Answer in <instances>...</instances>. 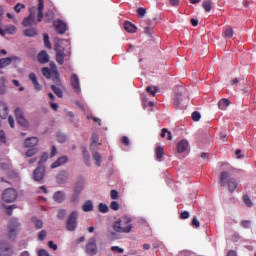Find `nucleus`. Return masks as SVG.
Listing matches in <instances>:
<instances>
[{
  "instance_id": "obj_23",
  "label": "nucleus",
  "mask_w": 256,
  "mask_h": 256,
  "mask_svg": "<svg viewBox=\"0 0 256 256\" xmlns=\"http://www.w3.org/2000/svg\"><path fill=\"white\" fill-rule=\"evenodd\" d=\"M229 105H231V102L227 98H222L218 102V108L221 109V111H225L229 107Z\"/></svg>"
},
{
  "instance_id": "obj_47",
  "label": "nucleus",
  "mask_w": 256,
  "mask_h": 256,
  "mask_svg": "<svg viewBox=\"0 0 256 256\" xmlns=\"http://www.w3.org/2000/svg\"><path fill=\"white\" fill-rule=\"evenodd\" d=\"M22 9H25V4L17 3V4L14 6V11H15V13H21V10H22Z\"/></svg>"
},
{
  "instance_id": "obj_6",
  "label": "nucleus",
  "mask_w": 256,
  "mask_h": 256,
  "mask_svg": "<svg viewBox=\"0 0 256 256\" xmlns=\"http://www.w3.org/2000/svg\"><path fill=\"white\" fill-rule=\"evenodd\" d=\"M33 179L40 183V181H43L45 179V166H38L32 174Z\"/></svg>"
},
{
  "instance_id": "obj_16",
  "label": "nucleus",
  "mask_w": 256,
  "mask_h": 256,
  "mask_svg": "<svg viewBox=\"0 0 256 256\" xmlns=\"http://www.w3.org/2000/svg\"><path fill=\"white\" fill-rule=\"evenodd\" d=\"M36 145H39V138L37 137H29L24 142V147H35Z\"/></svg>"
},
{
  "instance_id": "obj_8",
  "label": "nucleus",
  "mask_w": 256,
  "mask_h": 256,
  "mask_svg": "<svg viewBox=\"0 0 256 256\" xmlns=\"http://www.w3.org/2000/svg\"><path fill=\"white\" fill-rule=\"evenodd\" d=\"M17 227H19V222L16 220H12L8 224V237L9 239H13L15 235H17Z\"/></svg>"
},
{
  "instance_id": "obj_59",
  "label": "nucleus",
  "mask_w": 256,
  "mask_h": 256,
  "mask_svg": "<svg viewBox=\"0 0 256 256\" xmlns=\"http://www.w3.org/2000/svg\"><path fill=\"white\" fill-rule=\"evenodd\" d=\"M16 208H17V206H16L15 204L10 205V206L7 208V211H6L7 215H9V216L13 215V209H16Z\"/></svg>"
},
{
  "instance_id": "obj_44",
  "label": "nucleus",
  "mask_w": 256,
  "mask_h": 256,
  "mask_svg": "<svg viewBox=\"0 0 256 256\" xmlns=\"http://www.w3.org/2000/svg\"><path fill=\"white\" fill-rule=\"evenodd\" d=\"M243 201L247 207H253V202L251 201V198L249 197V195L245 194L243 196Z\"/></svg>"
},
{
  "instance_id": "obj_35",
  "label": "nucleus",
  "mask_w": 256,
  "mask_h": 256,
  "mask_svg": "<svg viewBox=\"0 0 256 256\" xmlns=\"http://www.w3.org/2000/svg\"><path fill=\"white\" fill-rule=\"evenodd\" d=\"M92 157L97 167H101V154L99 152H93Z\"/></svg>"
},
{
  "instance_id": "obj_7",
  "label": "nucleus",
  "mask_w": 256,
  "mask_h": 256,
  "mask_svg": "<svg viewBox=\"0 0 256 256\" xmlns=\"http://www.w3.org/2000/svg\"><path fill=\"white\" fill-rule=\"evenodd\" d=\"M19 61H21V58L17 56L2 58L0 59V69H5V67H8L11 63H19Z\"/></svg>"
},
{
  "instance_id": "obj_24",
  "label": "nucleus",
  "mask_w": 256,
  "mask_h": 256,
  "mask_svg": "<svg viewBox=\"0 0 256 256\" xmlns=\"http://www.w3.org/2000/svg\"><path fill=\"white\" fill-rule=\"evenodd\" d=\"M24 37H37L39 35V32H37V29L35 28H29L23 30Z\"/></svg>"
},
{
  "instance_id": "obj_9",
  "label": "nucleus",
  "mask_w": 256,
  "mask_h": 256,
  "mask_svg": "<svg viewBox=\"0 0 256 256\" xmlns=\"http://www.w3.org/2000/svg\"><path fill=\"white\" fill-rule=\"evenodd\" d=\"M50 67H52V81L55 83V85L61 86V78L59 77V70H57V65L55 63L51 62Z\"/></svg>"
},
{
  "instance_id": "obj_49",
  "label": "nucleus",
  "mask_w": 256,
  "mask_h": 256,
  "mask_svg": "<svg viewBox=\"0 0 256 256\" xmlns=\"http://www.w3.org/2000/svg\"><path fill=\"white\" fill-rule=\"evenodd\" d=\"M17 31L15 26H10L4 30V33H8V35H13Z\"/></svg>"
},
{
  "instance_id": "obj_28",
  "label": "nucleus",
  "mask_w": 256,
  "mask_h": 256,
  "mask_svg": "<svg viewBox=\"0 0 256 256\" xmlns=\"http://www.w3.org/2000/svg\"><path fill=\"white\" fill-rule=\"evenodd\" d=\"M82 211L85 213H89V211H93V201L87 200L83 205H82Z\"/></svg>"
},
{
  "instance_id": "obj_50",
  "label": "nucleus",
  "mask_w": 256,
  "mask_h": 256,
  "mask_svg": "<svg viewBox=\"0 0 256 256\" xmlns=\"http://www.w3.org/2000/svg\"><path fill=\"white\" fill-rule=\"evenodd\" d=\"M146 91H147V93H150V95H152V97H155V95L157 93V87H154V89H153V87L148 86L146 88Z\"/></svg>"
},
{
  "instance_id": "obj_15",
  "label": "nucleus",
  "mask_w": 256,
  "mask_h": 256,
  "mask_svg": "<svg viewBox=\"0 0 256 256\" xmlns=\"http://www.w3.org/2000/svg\"><path fill=\"white\" fill-rule=\"evenodd\" d=\"M67 161H69V158L67 156H61L54 163H52L51 169H57V167H61V165H65Z\"/></svg>"
},
{
  "instance_id": "obj_25",
  "label": "nucleus",
  "mask_w": 256,
  "mask_h": 256,
  "mask_svg": "<svg viewBox=\"0 0 256 256\" xmlns=\"http://www.w3.org/2000/svg\"><path fill=\"white\" fill-rule=\"evenodd\" d=\"M181 103H183V94L177 93L174 97V107L176 109H181Z\"/></svg>"
},
{
  "instance_id": "obj_61",
  "label": "nucleus",
  "mask_w": 256,
  "mask_h": 256,
  "mask_svg": "<svg viewBox=\"0 0 256 256\" xmlns=\"http://www.w3.org/2000/svg\"><path fill=\"white\" fill-rule=\"evenodd\" d=\"M189 217H191V214H189V211H183L180 214V219H189Z\"/></svg>"
},
{
  "instance_id": "obj_55",
  "label": "nucleus",
  "mask_w": 256,
  "mask_h": 256,
  "mask_svg": "<svg viewBox=\"0 0 256 256\" xmlns=\"http://www.w3.org/2000/svg\"><path fill=\"white\" fill-rule=\"evenodd\" d=\"M7 115H9V108H7L6 105H3V110H2V119H6Z\"/></svg>"
},
{
  "instance_id": "obj_30",
  "label": "nucleus",
  "mask_w": 256,
  "mask_h": 256,
  "mask_svg": "<svg viewBox=\"0 0 256 256\" xmlns=\"http://www.w3.org/2000/svg\"><path fill=\"white\" fill-rule=\"evenodd\" d=\"M43 0H38V22L41 23L43 20Z\"/></svg>"
},
{
  "instance_id": "obj_39",
  "label": "nucleus",
  "mask_w": 256,
  "mask_h": 256,
  "mask_svg": "<svg viewBox=\"0 0 256 256\" xmlns=\"http://www.w3.org/2000/svg\"><path fill=\"white\" fill-rule=\"evenodd\" d=\"M98 211H100V213H109V206H107V204L100 203L98 205Z\"/></svg>"
},
{
  "instance_id": "obj_32",
  "label": "nucleus",
  "mask_w": 256,
  "mask_h": 256,
  "mask_svg": "<svg viewBox=\"0 0 256 256\" xmlns=\"http://www.w3.org/2000/svg\"><path fill=\"white\" fill-rule=\"evenodd\" d=\"M155 155H156L157 161H161L163 159V156L165 155V152L163 151V147L161 146L156 147Z\"/></svg>"
},
{
  "instance_id": "obj_45",
  "label": "nucleus",
  "mask_w": 256,
  "mask_h": 256,
  "mask_svg": "<svg viewBox=\"0 0 256 256\" xmlns=\"http://www.w3.org/2000/svg\"><path fill=\"white\" fill-rule=\"evenodd\" d=\"M32 222L34 223L36 229H43V221H41L37 218H33Z\"/></svg>"
},
{
  "instance_id": "obj_40",
  "label": "nucleus",
  "mask_w": 256,
  "mask_h": 256,
  "mask_svg": "<svg viewBox=\"0 0 256 256\" xmlns=\"http://www.w3.org/2000/svg\"><path fill=\"white\" fill-rule=\"evenodd\" d=\"M107 237H108V239H110L111 241H115V239H118V238H119V235L117 234V232L108 230V232H107Z\"/></svg>"
},
{
  "instance_id": "obj_51",
  "label": "nucleus",
  "mask_w": 256,
  "mask_h": 256,
  "mask_svg": "<svg viewBox=\"0 0 256 256\" xmlns=\"http://www.w3.org/2000/svg\"><path fill=\"white\" fill-rule=\"evenodd\" d=\"M57 141H58L59 143H65V141H67V136H66L65 134L59 133V134L57 135Z\"/></svg>"
},
{
  "instance_id": "obj_29",
  "label": "nucleus",
  "mask_w": 256,
  "mask_h": 256,
  "mask_svg": "<svg viewBox=\"0 0 256 256\" xmlns=\"http://www.w3.org/2000/svg\"><path fill=\"white\" fill-rule=\"evenodd\" d=\"M160 136L162 137V139H165V137H167L168 141H173V135L171 134V131H169V129L167 128L162 129Z\"/></svg>"
},
{
  "instance_id": "obj_11",
  "label": "nucleus",
  "mask_w": 256,
  "mask_h": 256,
  "mask_svg": "<svg viewBox=\"0 0 256 256\" xmlns=\"http://www.w3.org/2000/svg\"><path fill=\"white\" fill-rule=\"evenodd\" d=\"M69 180V172L67 170L60 171L56 176V181L59 185L65 184Z\"/></svg>"
},
{
  "instance_id": "obj_21",
  "label": "nucleus",
  "mask_w": 256,
  "mask_h": 256,
  "mask_svg": "<svg viewBox=\"0 0 256 256\" xmlns=\"http://www.w3.org/2000/svg\"><path fill=\"white\" fill-rule=\"evenodd\" d=\"M53 199L54 201H56V203H63V201H65V192L63 191L55 192L53 195Z\"/></svg>"
},
{
  "instance_id": "obj_38",
  "label": "nucleus",
  "mask_w": 256,
  "mask_h": 256,
  "mask_svg": "<svg viewBox=\"0 0 256 256\" xmlns=\"http://www.w3.org/2000/svg\"><path fill=\"white\" fill-rule=\"evenodd\" d=\"M47 159H49V154H47V152H44V153L42 154V156H41L39 162H38V166H40V167H45V166L43 165V163H45V162L47 161Z\"/></svg>"
},
{
  "instance_id": "obj_33",
  "label": "nucleus",
  "mask_w": 256,
  "mask_h": 256,
  "mask_svg": "<svg viewBox=\"0 0 256 256\" xmlns=\"http://www.w3.org/2000/svg\"><path fill=\"white\" fill-rule=\"evenodd\" d=\"M42 75L46 77V79H53V70H50L48 67L42 68Z\"/></svg>"
},
{
  "instance_id": "obj_2",
  "label": "nucleus",
  "mask_w": 256,
  "mask_h": 256,
  "mask_svg": "<svg viewBox=\"0 0 256 256\" xmlns=\"http://www.w3.org/2000/svg\"><path fill=\"white\" fill-rule=\"evenodd\" d=\"M129 219L122 218L120 220H117L113 224V229L116 231V233H129Z\"/></svg>"
},
{
  "instance_id": "obj_19",
  "label": "nucleus",
  "mask_w": 256,
  "mask_h": 256,
  "mask_svg": "<svg viewBox=\"0 0 256 256\" xmlns=\"http://www.w3.org/2000/svg\"><path fill=\"white\" fill-rule=\"evenodd\" d=\"M29 79L30 81H32L34 89H36V91H41L42 87L41 84H39V81L37 80V75H35V73H30L29 74Z\"/></svg>"
},
{
  "instance_id": "obj_46",
  "label": "nucleus",
  "mask_w": 256,
  "mask_h": 256,
  "mask_svg": "<svg viewBox=\"0 0 256 256\" xmlns=\"http://www.w3.org/2000/svg\"><path fill=\"white\" fill-rule=\"evenodd\" d=\"M83 158L85 160L86 165H89V159H91V156L89 155V152L86 148L83 149Z\"/></svg>"
},
{
  "instance_id": "obj_53",
  "label": "nucleus",
  "mask_w": 256,
  "mask_h": 256,
  "mask_svg": "<svg viewBox=\"0 0 256 256\" xmlns=\"http://www.w3.org/2000/svg\"><path fill=\"white\" fill-rule=\"evenodd\" d=\"M45 237H47V231L41 230V231L38 233V239H39V241H45Z\"/></svg>"
},
{
  "instance_id": "obj_1",
  "label": "nucleus",
  "mask_w": 256,
  "mask_h": 256,
  "mask_svg": "<svg viewBox=\"0 0 256 256\" xmlns=\"http://www.w3.org/2000/svg\"><path fill=\"white\" fill-rule=\"evenodd\" d=\"M220 185L221 187H225V185H228L230 193H235L238 187L237 180H235V178H230V174L227 171L221 172Z\"/></svg>"
},
{
  "instance_id": "obj_26",
  "label": "nucleus",
  "mask_w": 256,
  "mask_h": 256,
  "mask_svg": "<svg viewBox=\"0 0 256 256\" xmlns=\"http://www.w3.org/2000/svg\"><path fill=\"white\" fill-rule=\"evenodd\" d=\"M56 61L58 65H63V63H65V50L56 52Z\"/></svg>"
},
{
  "instance_id": "obj_41",
  "label": "nucleus",
  "mask_w": 256,
  "mask_h": 256,
  "mask_svg": "<svg viewBox=\"0 0 256 256\" xmlns=\"http://www.w3.org/2000/svg\"><path fill=\"white\" fill-rule=\"evenodd\" d=\"M145 15H147V10L145 8L140 7L137 9V16L139 17V19H143Z\"/></svg>"
},
{
  "instance_id": "obj_56",
  "label": "nucleus",
  "mask_w": 256,
  "mask_h": 256,
  "mask_svg": "<svg viewBox=\"0 0 256 256\" xmlns=\"http://www.w3.org/2000/svg\"><path fill=\"white\" fill-rule=\"evenodd\" d=\"M192 119L194 121H199L201 119V113H199L198 111H194L192 113Z\"/></svg>"
},
{
  "instance_id": "obj_52",
  "label": "nucleus",
  "mask_w": 256,
  "mask_h": 256,
  "mask_svg": "<svg viewBox=\"0 0 256 256\" xmlns=\"http://www.w3.org/2000/svg\"><path fill=\"white\" fill-rule=\"evenodd\" d=\"M192 227L199 229L201 227V223L198 221L197 216H194L192 219Z\"/></svg>"
},
{
  "instance_id": "obj_20",
  "label": "nucleus",
  "mask_w": 256,
  "mask_h": 256,
  "mask_svg": "<svg viewBox=\"0 0 256 256\" xmlns=\"http://www.w3.org/2000/svg\"><path fill=\"white\" fill-rule=\"evenodd\" d=\"M33 21H35V14L30 13V15L24 18L22 25L23 27H31L33 25Z\"/></svg>"
},
{
  "instance_id": "obj_22",
  "label": "nucleus",
  "mask_w": 256,
  "mask_h": 256,
  "mask_svg": "<svg viewBox=\"0 0 256 256\" xmlns=\"http://www.w3.org/2000/svg\"><path fill=\"white\" fill-rule=\"evenodd\" d=\"M83 189H85V180L80 179L76 182L74 191L77 195H79V193H81V191H83Z\"/></svg>"
},
{
  "instance_id": "obj_17",
  "label": "nucleus",
  "mask_w": 256,
  "mask_h": 256,
  "mask_svg": "<svg viewBox=\"0 0 256 256\" xmlns=\"http://www.w3.org/2000/svg\"><path fill=\"white\" fill-rule=\"evenodd\" d=\"M37 60L42 64L49 63V54L47 53V51H40V53L37 56Z\"/></svg>"
},
{
  "instance_id": "obj_42",
  "label": "nucleus",
  "mask_w": 256,
  "mask_h": 256,
  "mask_svg": "<svg viewBox=\"0 0 256 256\" xmlns=\"http://www.w3.org/2000/svg\"><path fill=\"white\" fill-rule=\"evenodd\" d=\"M98 141H99V135L93 134L92 135V143L90 145L91 149L95 150V147H96Z\"/></svg>"
},
{
  "instance_id": "obj_43",
  "label": "nucleus",
  "mask_w": 256,
  "mask_h": 256,
  "mask_svg": "<svg viewBox=\"0 0 256 256\" xmlns=\"http://www.w3.org/2000/svg\"><path fill=\"white\" fill-rule=\"evenodd\" d=\"M38 151L37 148H31L26 151L25 155L26 157H33V155H37Z\"/></svg>"
},
{
  "instance_id": "obj_13",
  "label": "nucleus",
  "mask_w": 256,
  "mask_h": 256,
  "mask_svg": "<svg viewBox=\"0 0 256 256\" xmlns=\"http://www.w3.org/2000/svg\"><path fill=\"white\" fill-rule=\"evenodd\" d=\"M71 86L76 93H81V87L79 86V77L77 74H72L70 77Z\"/></svg>"
},
{
  "instance_id": "obj_14",
  "label": "nucleus",
  "mask_w": 256,
  "mask_h": 256,
  "mask_svg": "<svg viewBox=\"0 0 256 256\" xmlns=\"http://www.w3.org/2000/svg\"><path fill=\"white\" fill-rule=\"evenodd\" d=\"M54 26L57 33H59L60 35H64L65 31H67V25L61 20L56 21L54 23Z\"/></svg>"
},
{
  "instance_id": "obj_4",
  "label": "nucleus",
  "mask_w": 256,
  "mask_h": 256,
  "mask_svg": "<svg viewBox=\"0 0 256 256\" xmlns=\"http://www.w3.org/2000/svg\"><path fill=\"white\" fill-rule=\"evenodd\" d=\"M2 199L5 203H13L17 201V191L13 188H7L2 193Z\"/></svg>"
},
{
  "instance_id": "obj_31",
  "label": "nucleus",
  "mask_w": 256,
  "mask_h": 256,
  "mask_svg": "<svg viewBox=\"0 0 256 256\" xmlns=\"http://www.w3.org/2000/svg\"><path fill=\"white\" fill-rule=\"evenodd\" d=\"M202 7L206 11V13H209L213 9V2L211 0H204L202 2Z\"/></svg>"
},
{
  "instance_id": "obj_54",
  "label": "nucleus",
  "mask_w": 256,
  "mask_h": 256,
  "mask_svg": "<svg viewBox=\"0 0 256 256\" xmlns=\"http://www.w3.org/2000/svg\"><path fill=\"white\" fill-rule=\"evenodd\" d=\"M110 209H112L113 211H119V202L112 201L110 204Z\"/></svg>"
},
{
  "instance_id": "obj_57",
  "label": "nucleus",
  "mask_w": 256,
  "mask_h": 256,
  "mask_svg": "<svg viewBox=\"0 0 256 256\" xmlns=\"http://www.w3.org/2000/svg\"><path fill=\"white\" fill-rule=\"evenodd\" d=\"M111 199H119V192L117 190H111L110 192Z\"/></svg>"
},
{
  "instance_id": "obj_63",
  "label": "nucleus",
  "mask_w": 256,
  "mask_h": 256,
  "mask_svg": "<svg viewBox=\"0 0 256 256\" xmlns=\"http://www.w3.org/2000/svg\"><path fill=\"white\" fill-rule=\"evenodd\" d=\"M111 251L123 253L124 250H123V248H120L119 246H112Z\"/></svg>"
},
{
  "instance_id": "obj_3",
  "label": "nucleus",
  "mask_w": 256,
  "mask_h": 256,
  "mask_svg": "<svg viewBox=\"0 0 256 256\" xmlns=\"http://www.w3.org/2000/svg\"><path fill=\"white\" fill-rule=\"evenodd\" d=\"M79 217V213L77 211L71 212L66 221V229L67 231H75L77 229V219Z\"/></svg>"
},
{
  "instance_id": "obj_62",
  "label": "nucleus",
  "mask_w": 256,
  "mask_h": 256,
  "mask_svg": "<svg viewBox=\"0 0 256 256\" xmlns=\"http://www.w3.org/2000/svg\"><path fill=\"white\" fill-rule=\"evenodd\" d=\"M65 48L61 47V45L59 43H55L54 44V51L55 53L59 52V51H64Z\"/></svg>"
},
{
  "instance_id": "obj_27",
  "label": "nucleus",
  "mask_w": 256,
  "mask_h": 256,
  "mask_svg": "<svg viewBox=\"0 0 256 256\" xmlns=\"http://www.w3.org/2000/svg\"><path fill=\"white\" fill-rule=\"evenodd\" d=\"M7 93V79L5 77L0 78V95H5Z\"/></svg>"
},
{
  "instance_id": "obj_12",
  "label": "nucleus",
  "mask_w": 256,
  "mask_h": 256,
  "mask_svg": "<svg viewBox=\"0 0 256 256\" xmlns=\"http://www.w3.org/2000/svg\"><path fill=\"white\" fill-rule=\"evenodd\" d=\"M0 256H13V246L0 244Z\"/></svg>"
},
{
  "instance_id": "obj_58",
  "label": "nucleus",
  "mask_w": 256,
  "mask_h": 256,
  "mask_svg": "<svg viewBox=\"0 0 256 256\" xmlns=\"http://www.w3.org/2000/svg\"><path fill=\"white\" fill-rule=\"evenodd\" d=\"M129 33H137V26L131 22H129Z\"/></svg>"
},
{
  "instance_id": "obj_18",
  "label": "nucleus",
  "mask_w": 256,
  "mask_h": 256,
  "mask_svg": "<svg viewBox=\"0 0 256 256\" xmlns=\"http://www.w3.org/2000/svg\"><path fill=\"white\" fill-rule=\"evenodd\" d=\"M186 149H189V142L187 140H181L177 144V153H185Z\"/></svg>"
},
{
  "instance_id": "obj_64",
  "label": "nucleus",
  "mask_w": 256,
  "mask_h": 256,
  "mask_svg": "<svg viewBox=\"0 0 256 256\" xmlns=\"http://www.w3.org/2000/svg\"><path fill=\"white\" fill-rule=\"evenodd\" d=\"M38 256H51V255H49V252H47V250L41 249L38 252Z\"/></svg>"
},
{
  "instance_id": "obj_5",
  "label": "nucleus",
  "mask_w": 256,
  "mask_h": 256,
  "mask_svg": "<svg viewBox=\"0 0 256 256\" xmlns=\"http://www.w3.org/2000/svg\"><path fill=\"white\" fill-rule=\"evenodd\" d=\"M15 119L18 125H21V127H29V121L25 119V112H23L21 108H16Z\"/></svg>"
},
{
  "instance_id": "obj_37",
  "label": "nucleus",
  "mask_w": 256,
  "mask_h": 256,
  "mask_svg": "<svg viewBox=\"0 0 256 256\" xmlns=\"http://www.w3.org/2000/svg\"><path fill=\"white\" fill-rule=\"evenodd\" d=\"M43 40H44V46L46 47V49H53V46L51 45V42L49 41V34L44 33Z\"/></svg>"
},
{
  "instance_id": "obj_60",
  "label": "nucleus",
  "mask_w": 256,
  "mask_h": 256,
  "mask_svg": "<svg viewBox=\"0 0 256 256\" xmlns=\"http://www.w3.org/2000/svg\"><path fill=\"white\" fill-rule=\"evenodd\" d=\"M65 215H67V212L65 210L61 209L58 211L57 217H58V219H65Z\"/></svg>"
},
{
  "instance_id": "obj_34",
  "label": "nucleus",
  "mask_w": 256,
  "mask_h": 256,
  "mask_svg": "<svg viewBox=\"0 0 256 256\" xmlns=\"http://www.w3.org/2000/svg\"><path fill=\"white\" fill-rule=\"evenodd\" d=\"M233 28L232 27H227L223 30V36L228 38V39H231V37H233Z\"/></svg>"
},
{
  "instance_id": "obj_10",
  "label": "nucleus",
  "mask_w": 256,
  "mask_h": 256,
  "mask_svg": "<svg viewBox=\"0 0 256 256\" xmlns=\"http://www.w3.org/2000/svg\"><path fill=\"white\" fill-rule=\"evenodd\" d=\"M86 250L89 255L97 254V240L95 238H90L86 246Z\"/></svg>"
},
{
  "instance_id": "obj_36",
  "label": "nucleus",
  "mask_w": 256,
  "mask_h": 256,
  "mask_svg": "<svg viewBox=\"0 0 256 256\" xmlns=\"http://www.w3.org/2000/svg\"><path fill=\"white\" fill-rule=\"evenodd\" d=\"M51 89H52L53 93H55V95H57V97H59L60 99L63 98V90H61V88H59L55 85H51Z\"/></svg>"
},
{
  "instance_id": "obj_48",
  "label": "nucleus",
  "mask_w": 256,
  "mask_h": 256,
  "mask_svg": "<svg viewBox=\"0 0 256 256\" xmlns=\"http://www.w3.org/2000/svg\"><path fill=\"white\" fill-rule=\"evenodd\" d=\"M240 225L243 229H249L251 227V220H243Z\"/></svg>"
}]
</instances>
